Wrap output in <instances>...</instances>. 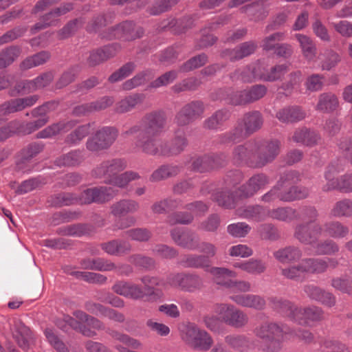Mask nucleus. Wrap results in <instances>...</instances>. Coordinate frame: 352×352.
I'll list each match as a JSON object with an SVG mask.
<instances>
[{
	"mask_svg": "<svg viewBox=\"0 0 352 352\" xmlns=\"http://www.w3.org/2000/svg\"><path fill=\"white\" fill-rule=\"evenodd\" d=\"M49 52L43 51L25 58L21 64L22 69H28L43 65L49 60Z\"/></svg>",
	"mask_w": 352,
	"mask_h": 352,
	"instance_id": "obj_55",
	"label": "nucleus"
},
{
	"mask_svg": "<svg viewBox=\"0 0 352 352\" xmlns=\"http://www.w3.org/2000/svg\"><path fill=\"white\" fill-rule=\"evenodd\" d=\"M171 236L177 245L184 248L195 250L199 248V237L192 232L174 229L171 231Z\"/></svg>",
	"mask_w": 352,
	"mask_h": 352,
	"instance_id": "obj_22",
	"label": "nucleus"
},
{
	"mask_svg": "<svg viewBox=\"0 0 352 352\" xmlns=\"http://www.w3.org/2000/svg\"><path fill=\"white\" fill-rule=\"evenodd\" d=\"M114 100L113 98L104 96L96 102L76 107L74 110V113L76 116H79L92 112L94 111L102 110L111 106Z\"/></svg>",
	"mask_w": 352,
	"mask_h": 352,
	"instance_id": "obj_29",
	"label": "nucleus"
},
{
	"mask_svg": "<svg viewBox=\"0 0 352 352\" xmlns=\"http://www.w3.org/2000/svg\"><path fill=\"white\" fill-rule=\"evenodd\" d=\"M87 309L98 316H102L108 318L110 320L116 322H123L124 316L113 309L105 308L104 306L97 303H89L87 305Z\"/></svg>",
	"mask_w": 352,
	"mask_h": 352,
	"instance_id": "obj_37",
	"label": "nucleus"
},
{
	"mask_svg": "<svg viewBox=\"0 0 352 352\" xmlns=\"http://www.w3.org/2000/svg\"><path fill=\"white\" fill-rule=\"evenodd\" d=\"M102 249L108 254L119 256L129 252L131 249L129 242L113 240L101 245Z\"/></svg>",
	"mask_w": 352,
	"mask_h": 352,
	"instance_id": "obj_40",
	"label": "nucleus"
},
{
	"mask_svg": "<svg viewBox=\"0 0 352 352\" xmlns=\"http://www.w3.org/2000/svg\"><path fill=\"white\" fill-rule=\"evenodd\" d=\"M302 267L305 274H318L324 272L327 268V261L319 258H309L302 260Z\"/></svg>",
	"mask_w": 352,
	"mask_h": 352,
	"instance_id": "obj_50",
	"label": "nucleus"
},
{
	"mask_svg": "<svg viewBox=\"0 0 352 352\" xmlns=\"http://www.w3.org/2000/svg\"><path fill=\"white\" fill-rule=\"evenodd\" d=\"M258 68L251 67L250 65L235 70L231 75L230 78L233 81L240 80L243 82H252L254 80H261L263 74L256 72Z\"/></svg>",
	"mask_w": 352,
	"mask_h": 352,
	"instance_id": "obj_30",
	"label": "nucleus"
},
{
	"mask_svg": "<svg viewBox=\"0 0 352 352\" xmlns=\"http://www.w3.org/2000/svg\"><path fill=\"white\" fill-rule=\"evenodd\" d=\"M53 78L52 73L47 72L43 74L32 80L21 82L18 85V91L25 94L43 88L52 82Z\"/></svg>",
	"mask_w": 352,
	"mask_h": 352,
	"instance_id": "obj_25",
	"label": "nucleus"
},
{
	"mask_svg": "<svg viewBox=\"0 0 352 352\" xmlns=\"http://www.w3.org/2000/svg\"><path fill=\"white\" fill-rule=\"evenodd\" d=\"M296 211L292 207H278L269 209V218L284 222H290L296 218Z\"/></svg>",
	"mask_w": 352,
	"mask_h": 352,
	"instance_id": "obj_49",
	"label": "nucleus"
},
{
	"mask_svg": "<svg viewBox=\"0 0 352 352\" xmlns=\"http://www.w3.org/2000/svg\"><path fill=\"white\" fill-rule=\"evenodd\" d=\"M142 94H135L125 97L119 101L116 106L118 113H123L131 111L135 106L143 101Z\"/></svg>",
	"mask_w": 352,
	"mask_h": 352,
	"instance_id": "obj_44",
	"label": "nucleus"
},
{
	"mask_svg": "<svg viewBox=\"0 0 352 352\" xmlns=\"http://www.w3.org/2000/svg\"><path fill=\"white\" fill-rule=\"evenodd\" d=\"M120 48L121 47L119 44L113 43L93 51L90 53L87 60L88 63L91 66L99 65L114 56Z\"/></svg>",
	"mask_w": 352,
	"mask_h": 352,
	"instance_id": "obj_23",
	"label": "nucleus"
},
{
	"mask_svg": "<svg viewBox=\"0 0 352 352\" xmlns=\"http://www.w3.org/2000/svg\"><path fill=\"white\" fill-rule=\"evenodd\" d=\"M214 311L223 323L235 328H241L249 321L248 315L232 304H217Z\"/></svg>",
	"mask_w": 352,
	"mask_h": 352,
	"instance_id": "obj_8",
	"label": "nucleus"
},
{
	"mask_svg": "<svg viewBox=\"0 0 352 352\" xmlns=\"http://www.w3.org/2000/svg\"><path fill=\"white\" fill-rule=\"evenodd\" d=\"M254 335L266 342L263 348L267 352H278L282 348L287 330L283 324L274 322H263L254 329Z\"/></svg>",
	"mask_w": 352,
	"mask_h": 352,
	"instance_id": "obj_5",
	"label": "nucleus"
},
{
	"mask_svg": "<svg viewBox=\"0 0 352 352\" xmlns=\"http://www.w3.org/2000/svg\"><path fill=\"white\" fill-rule=\"evenodd\" d=\"M258 147L259 144L254 140H250L243 145L237 146L234 148L232 155L234 163H246L250 166L255 167L256 151Z\"/></svg>",
	"mask_w": 352,
	"mask_h": 352,
	"instance_id": "obj_17",
	"label": "nucleus"
},
{
	"mask_svg": "<svg viewBox=\"0 0 352 352\" xmlns=\"http://www.w3.org/2000/svg\"><path fill=\"white\" fill-rule=\"evenodd\" d=\"M338 100L332 93H323L318 96L316 110L323 113H331L338 106Z\"/></svg>",
	"mask_w": 352,
	"mask_h": 352,
	"instance_id": "obj_36",
	"label": "nucleus"
},
{
	"mask_svg": "<svg viewBox=\"0 0 352 352\" xmlns=\"http://www.w3.org/2000/svg\"><path fill=\"white\" fill-rule=\"evenodd\" d=\"M82 155L80 151H72L65 155H62L56 160V164L58 166H72L81 162Z\"/></svg>",
	"mask_w": 352,
	"mask_h": 352,
	"instance_id": "obj_57",
	"label": "nucleus"
},
{
	"mask_svg": "<svg viewBox=\"0 0 352 352\" xmlns=\"http://www.w3.org/2000/svg\"><path fill=\"white\" fill-rule=\"evenodd\" d=\"M138 202L133 199H122L111 206V212L115 217L124 216L128 213H133L138 210Z\"/></svg>",
	"mask_w": 352,
	"mask_h": 352,
	"instance_id": "obj_33",
	"label": "nucleus"
},
{
	"mask_svg": "<svg viewBox=\"0 0 352 352\" xmlns=\"http://www.w3.org/2000/svg\"><path fill=\"white\" fill-rule=\"evenodd\" d=\"M143 287L136 283L120 280L112 287L113 291L126 298L138 300L147 297L149 301H157L163 297V292L155 286L166 287V283L155 276H144L140 278Z\"/></svg>",
	"mask_w": 352,
	"mask_h": 352,
	"instance_id": "obj_2",
	"label": "nucleus"
},
{
	"mask_svg": "<svg viewBox=\"0 0 352 352\" xmlns=\"http://www.w3.org/2000/svg\"><path fill=\"white\" fill-rule=\"evenodd\" d=\"M202 279L196 274H177L170 275L167 278V284L171 287H180L188 292H193L202 285Z\"/></svg>",
	"mask_w": 352,
	"mask_h": 352,
	"instance_id": "obj_18",
	"label": "nucleus"
},
{
	"mask_svg": "<svg viewBox=\"0 0 352 352\" xmlns=\"http://www.w3.org/2000/svg\"><path fill=\"white\" fill-rule=\"evenodd\" d=\"M256 47L257 45L255 42H245L232 50L226 51V55H228L232 60L241 59L253 54Z\"/></svg>",
	"mask_w": 352,
	"mask_h": 352,
	"instance_id": "obj_43",
	"label": "nucleus"
},
{
	"mask_svg": "<svg viewBox=\"0 0 352 352\" xmlns=\"http://www.w3.org/2000/svg\"><path fill=\"white\" fill-rule=\"evenodd\" d=\"M181 338L195 349L206 351L213 344L212 338L205 330L194 323H188L181 329Z\"/></svg>",
	"mask_w": 352,
	"mask_h": 352,
	"instance_id": "obj_7",
	"label": "nucleus"
},
{
	"mask_svg": "<svg viewBox=\"0 0 352 352\" xmlns=\"http://www.w3.org/2000/svg\"><path fill=\"white\" fill-rule=\"evenodd\" d=\"M56 106V102H48L33 109L32 111V116L40 118L36 120L31 122L27 124V129L28 130V133L36 131L44 126L49 120V118L47 116V113L50 111L55 109Z\"/></svg>",
	"mask_w": 352,
	"mask_h": 352,
	"instance_id": "obj_20",
	"label": "nucleus"
},
{
	"mask_svg": "<svg viewBox=\"0 0 352 352\" xmlns=\"http://www.w3.org/2000/svg\"><path fill=\"white\" fill-rule=\"evenodd\" d=\"M118 190L112 187L101 186L87 188L79 196L73 194H63L58 196V204L69 206L74 204H90L91 203H104L112 199Z\"/></svg>",
	"mask_w": 352,
	"mask_h": 352,
	"instance_id": "obj_4",
	"label": "nucleus"
},
{
	"mask_svg": "<svg viewBox=\"0 0 352 352\" xmlns=\"http://www.w3.org/2000/svg\"><path fill=\"white\" fill-rule=\"evenodd\" d=\"M166 125V119L163 113L153 112L147 114L142 121V125L133 126L124 134H135L141 131L135 142V145L142 152L152 155L164 156L177 155L182 152L187 146V140L184 135H177L170 148L164 145L160 135Z\"/></svg>",
	"mask_w": 352,
	"mask_h": 352,
	"instance_id": "obj_1",
	"label": "nucleus"
},
{
	"mask_svg": "<svg viewBox=\"0 0 352 352\" xmlns=\"http://www.w3.org/2000/svg\"><path fill=\"white\" fill-rule=\"evenodd\" d=\"M305 112L298 106L287 107L279 109L276 114V118L283 123H293L303 120Z\"/></svg>",
	"mask_w": 352,
	"mask_h": 352,
	"instance_id": "obj_27",
	"label": "nucleus"
},
{
	"mask_svg": "<svg viewBox=\"0 0 352 352\" xmlns=\"http://www.w3.org/2000/svg\"><path fill=\"white\" fill-rule=\"evenodd\" d=\"M270 302L275 311L300 324L309 325L311 322L322 318V310L319 307L302 309L294 306L289 300L278 298H272Z\"/></svg>",
	"mask_w": 352,
	"mask_h": 352,
	"instance_id": "obj_3",
	"label": "nucleus"
},
{
	"mask_svg": "<svg viewBox=\"0 0 352 352\" xmlns=\"http://www.w3.org/2000/svg\"><path fill=\"white\" fill-rule=\"evenodd\" d=\"M181 263L186 267L203 268L206 271L210 267V260L204 255L190 254L185 256Z\"/></svg>",
	"mask_w": 352,
	"mask_h": 352,
	"instance_id": "obj_46",
	"label": "nucleus"
},
{
	"mask_svg": "<svg viewBox=\"0 0 352 352\" xmlns=\"http://www.w3.org/2000/svg\"><path fill=\"white\" fill-rule=\"evenodd\" d=\"M234 267L239 268L251 274H259L265 270V265L258 259H250L247 261L237 262L234 264Z\"/></svg>",
	"mask_w": 352,
	"mask_h": 352,
	"instance_id": "obj_51",
	"label": "nucleus"
},
{
	"mask_svg": "<svg viewBox=\"0 0 352 352\" xmlns=\"http://www.w3.org/2000/svg\"><path fill=\"white\" fill-rule=\"evenodd\" d=\"M207 272H209L212 276L213 280L219 285L228 287L230 282L232 280L230 278H235L236 273L226 267H210Z\"/></svg>",
	"mask_w": 352,
	"mask_h": 352,
	"instance_id": "obj_32",
	"label": "nucleus"
},
{
	"mask_svg": "<svg viewBox=\"0 0 352 352\" xmlns=\"http://www.w3.org/2000/svg\"><path fill=\"white\" fill-rule=\"evenodd\" d=\"M324 230L329 236L333 238L344 237L349 232L347 227L338 221H333L324 225Z\"/></svg>",
	"mask_w": 352,
	"mask_h": 352,
	"instance_id": "obj_59",
	"label": "nucleus"
},
{
	"mask_svg": "<svg viewBox=\"0 0 352 352\" xmlns=\"http://www.w3.org/2000/svg\"><path fill=\"white\" fill-rule=\"evenodd\" d=\"M263 122V117L261 113L256 111L245 114L243 119L239 122L247 134H251L259 129Z\"/></svg>",
	"mask_w": 352,
	"mask_h": 352,
	"instance_id": "obj_34",
	"label": "nucleus"
},
{
	"mask_svg": "<svg viewBox=\"0 0 352 352\" xmlns=\"http://www.w3.org/2000/svg\"><path fill=\"white\" fill-rule=\"evenodd\" d=\"M217 157L204 156L195 158L192 161V168L200 173L216 168L221 164L217 162Z\"/></svg>",
	"mask_w": 352,
	"mask_h": 352,
	"instance_id": "obj_42",
	"label": "nucleus"
},
{
	"mask_svg": "<svg viewBox=\"0 0 352 352\" xmlns=\"http://www.w3.org/2000/svg\"><path fill=\"white\" fill-rule=\"evenodd\" d=\"M72 8L73 6L71 3H66L47 13L43 17L41 22L35 24L32 28V32H35L36 31L41 30L47 26L54 24L55 22L58 21V18L59 16L65 14L67 12L72 10Z\"/></svg>",
	"mask_w": 352,
	"mask_h": 352,
	"instance_id": "obj_28",
	"label": "nucleus"
},
{
	"mask_svg": "<svg viewBox=\"0 0 352 352\" xmlns=\"http://www.w3.org/2000/svg\"><path fill=\"white\" fill-rule=\"evenodd\" d=\"M204 325L210 331L221 333L224 331L223 322L221 318L214 315H206L203 318Z\"/></svg>",
	"mask_w": 352,
	"mask_h": 352,
	"instance_id": "obj_62",
	"label": "nucleus"
},
{
	"mask_svg": "<svg viewBox=\"0 0 352 352\" xmlns=\"http://www.w3.org/2000/svg\"><path fill=\"white\" fill-rule=\"evenodd\" d=\"M322 227L319 224L299 223L294 230V237L301 243L314 245L322 234Z\"/></svg>",
	"mask_w": 352,
	"mask_h": 352,
	"instance_id": "obj_14",
	"label": "nucleus"
},
{
	"mask_svg": "<svg viewBox=\"0 0 352 352\" xmlns=\"http://www.w3.org/2000/svg\"><path fill=\"white\" fill-rule=\"evenodd\" d=\"M322 70H330L340 61V55L332 50H327L319 56Z\"/></svg>",
	"mask_w": 352,
	"mask_h": 352,
	"instance_id": "obj_53",
	"label": "nucleus"
},
{
	"mask_svg": "<svg viewBox=\"0 0 352 352\" xmlns=\"http://www.w3.org/2000/svg\"><path fill=\"white\" fill-rule=\"evenodd\" d=\"M230 298L239 306L256 310L263 309L266 305L264 298L255 294H234L230 296Z\"/></svg>",
	"mask_w": 352,
	"mask_h": 352,
	"instance_id": "obj_21",
	"label": "nucleus"
},
{
	"mask_svg": "<svg viewBox=\"0 0 352 352\" xmlns=\"http://www.w3.org/2000/svg\"><path fill=\"white\" fill-rule=\"evenodd\" d=\"M254 141L259 144V147L256 151L255 168L263 167L267 164L272 162L278 155L280 145L278 140L264 141L254 140Z\"/></svg>",
	"mask_w": 352,
	"mask_h": 352,
	"instance_id": "obj_11",
	"label": "nucleus"
},
{
	"mask_svg": "<svg viewBox=\"0 0 352 352\" xmlns=\"http://www.w3.org/2000/svg\"><path fill=\"white\" fill-rule=\"evenodd\" d=\"M230 117L229 112L226 109H220L215 111L211 116L205 120L204 128L210 130L221 129L224 122Z\"/></svg>",
	"mask_w": 352,
	"mask_h": 352,
	"instance_id": "obj_41",
	"label": "nucleus"
},
{
	"mask_svg": "<svg viewBox=\"0 0 352 352\" xmlns=\"http://www.w3.org/2000/svg\"><path fill=\"white\" fill-rule=\"evenodd\" d=\"M292 140L296 143L311 146L317 144L320 135L314 131L302 128L295 131Z\"/></svg>",
	"mask_w": 352,
	"mask_h": 352,
	"instance_id": "obj_39",
	"label": "nucleus"
},
{
	"mask_svg": "<svg viewBox=\"0 0 352 352\" xmlns=\"http://www.w3.org/2000/svg\"><path fill=\"white\" fill-rule=\"evenodd\" d=\"M322 352H350L344 344L336 340H326L320 346Z\"/></svg>",
	"mask_w": 352,
	"mask_h": 352,
	"instance_id": "obj_64",
	"label": "nucleus"
},
{
	"mask_svg": "<svg viewBox=\"0 0 352 352\" xmlns=\"http://www.w3.org/2000/svg\"><path fill=\"white\" fill-rule=\"evenodd\" d=\"M241 215L245 219L262 221L269 218V209L258 205L250 206L246 207Z\"/></svg>",
	"mask_w": 352,
	"mask_h": 352,
	"instance_id": "obj_45",
	"label": "nucleus"
},
{
	"mask_svg": "<svg viewBox=\"0 0 352 352\" xmlns=\"http://www.w3.org/2000/svg\"><path fill=\"white\" fill-rule=\"evenodd\" d=\"M269 183L270 180L266 175L263 174L255 175L241 187L240 196L243 197H252Z\"/></svg>",
	"mask_w": 352,
	"mask_h": 352,
	"instance_id": "obj_24",
	"label": "nucleus"
},
{
	"mask_svg": "<svg viewBox=\"0 0 352 352\" xmlns=\"http://www.w3.org/2000/svg\"><path fill=\"white\" fill-rule=\"evenodd\" d=\"M340 170L334 164L328 166L324 172L327 184L322 186L323 191L328 192L338 189L344 192H352V174L344 175L339 179L335 177Z\"/></svg>",
	"mask_w": 352,
	"mask_h": 352,
	"instance_id": "obj_9",
	"label": "nucleus"
},
{
	"mask_svg": "<svg viewBox=\"0 0 352 352\" xmlns=\"http://www.w3.org/2000/svg\"><path fill=\"white\" fill-rule=\"evenodd\" d=\"M117 136L118 131L114 127H103L87 140V148L92 152L106 149L114 142Z\"/></svg>",
	"mask_w": 352,
	"mask_h": 352,
	"instance_id": "obj_10",
	"label": "nucleus"
},
{
	"mask_svg": "<svg viewBox=\"0 0 352 352\" xmlns=\"http://www.w3.org/2000/svg\"><path fill=\"white\" fill-rule=\"evenodd\" d=\"M13 337L21 348L24 350L28 349L32 339L30 329L23 324H20L13 333Z\"/></svg>",
	"mask_w": 352,
	"mask_h": 352,
	"instance_id": "obj_52",
	"label": "nucleus"
},
{
	"mask_svg": "<svg viewBox=\"0 0 352 352\" xmlns=\"http://www.w3.org/2000/svg\"><path fill=\"white\" fill-rule=\"evenodd\" d=\"M245 131L243 126L239 122L238 125L230 132L221 135L219 142L221 144L236 143L243 139L245 135Z\"/></svg>",
	"mask_w": 352,
	"mask_h": 352,
	"instance_id": "obj_56",
	"label": "nucleus"
},
{
	"mask_svg": "<svg viewBox=\"0 0 352 352\" xmlns=\"http://www.w3.org/2000/svg\"><path fill=\"white\" fill-rule=\"evenodd\" d=\"M288 71V65L286 64L276 65L271 69L267 75H263L261 80L263 81H275L280 80Z\"/></svg>",
	"mask_w": 352,
	"mask_h": 352,
	"instance_id": "obj_63",
	"label": "nucleus"
},
{
	"mask_svg": "<svg viewBox=\"0 0 352 352\" xmlns=\"http://www.w3.org/2000/svg\"><path fill=\"white\" fill-rule=\"evenodd\" d=\"M143 34V30L136 27L131 21H125L116 28L109 30V33L105 37L108 39L118 38L123 41H132L140 37Z\"/></svg>",
	"mask_w": 352,
	"mask_h": 352,
	"instance_id": "obj_15",
	"label": "nucleus"
},
{
	"mask_svg": "<svg viewBox=\"0 0 352 352\" xmlns=\"http://www.w3.org/2000/svg\"><path fill=\"white\" fill-rule=\"evenodd\" d=\"M80 265L83 269L98 271H113L116 268L113 263L102 258H86L81 261Z\"/></svg>",
	"mask_w": 352,
	"mask_h": 352,
	"instance_id": "obj_35",
	"label": "nucleus"
},
{
	"mask_svg": "<svg viewBox=\"0 0 352 352\" xmlns=\"http://www.w3.org/2000/svg\"><path fill=\"white\" fill-rule=\"evenodd\" d=\"M267 88L263 85H255L237 91L230 98V102L235 105L252 103L263 98Z\"/></svg>",
	"mask_w": 352,
	"mask_h": 352,
	"instance_id": "obj_12",
	"label": "nucleus"
},
{
	"mask_svg": "<svg viewBox=\"0 0 352 352\" xmlns=\"http://www.w3.org/2000/svg\"><path fill=\"white\" fill-rule=\"evenodd\" d=\"M225 340L232 348L239 351H246L250 347L249 340L244 336H228Z\"/></svg>",
	"mask_w": 352,
	"mask_h": 352,
	"instance_id": "obj_60",
	"label": "nucleus"
},
{
	"mask_svg": "<svg viewBox=\"0 0 352 352\" xmlns=\"http://www.w3.org/2000/svg\"><path fill=\"white\" fill-rule=\"evenodd\" d=\"M93 129V124L91 123L78 126L67 136L65 142L71 145H76L87 136Z\"/></svg>",
	"mask_w": 352,
	"mask_h": 352,
	"instance_id": "obj_48",
	"label": "nucleus"
},
{
	"mask_svg": "<svg viewBox=\"0 0 352 352\" xmlns=\"http://www.w3.org/2000/svg\"><path fill=\"white\" fill-rule=\"evenodd\" d=\"M299 173L295 170L285 173L281 176L277 184L261 197V201L265 203H271L277 199L280 201L283 186L286 184L296 183L299 180Z\"/></svg>",
	"mask_w": 352,
	"mask_h": 352,
	"instance_id": "obj_16",
	"label": "nucleus"
},
{
	"mask_svg": "<svg viewBox=\"0 0 352 352\" xmlns=\"http://www.w3.org/2000/svg\"><path fill=\"white\" fill-rule=\"evenodd\" d=\"M139 178L140 175L138 173L133 171H126L120 175H118L113 179L107 181V183L119 188H124L130 182Z\"/></svg>",
	"mask_w": 352,
	"mask_h": 352,
	"instance_id": "obj_58",
	"label": "nucleus"
},
{
	"mask_svg": "<svg viewBox=\"0 0 352 352\" xmlns=\"http://www.w3.org/2000/svg\"><path fill=\"white\" fill-rule=\"evenodd\" d=\"M74 314L76 319L66 316L64 317V322L66 324L63 325L61 322H58L57 325L64 331H67L66 325H68L87 337H92L96 335V332L91 329H100L102 328V324L100 321L93 317H89L82 311H76Z\"/></svg>",
	"mask_w": 352,
	"mask_h": 352,
	"instance_id": "obj_6",
	"label": "nucleus"
},
{
	"mask_svg": "<svg viewBox=\"0 0 352 352\" xmlns=\"http://www.w3.org/2000/svg\"><path fill=\"white\" fill-rule=\"evenodd\" d=\"M295 38L299 43L304 58L308 62L314 60L316 56L317 48L313 39L302 34H296Z\"/></svg>",
	"mask_w": 352,
	"mask_h": 352,
	"instance_id": "obj_31",
	"label": "nucleus"
},
{
	"mask_svg": "<svg viewBox=\"0 0 352 352\" xmlns=\"http://www.w3.org/2000/svg\"><path fill=\"white\" fill-rule=\"evenodd\" d=\"M333 217H351L352 216V200L344 199L337 201L331 210Z\"/></svg>",
	"mask_w": 352,
	"mask_h": 352,
	"instance_id": "obj_54",
	"label": "nucleus"
},
{
	"mask_svg": "<svg viewBox=\"0 0 352 352\" xmlns=\"http://www.w3.org/2000/svg\"><path fill=\"white\" fill-rule=\"evenodd\" d=\"M204 110L205 107L202 102L192 101L181 109L176 115L175 122L179 126L187 125L201 118Z\"/></svg>",
	"mask_w": 352,
	"mask_h": 352,
	"instance_id": "obj_13",
	"label": "nucleus"
},
{
	"mask_svg": "<svg viewBox=\"0 0 352 352\" xmlns=\"http://www.w3.org/2000/svg\"><path fill=\"white\" fill-rule=\"evenodd\" d=\"M126 167V162L123 160L114 159L102 163L94 170V174L96 177L104 178L107 183V181L113 179Z\"/></svg>",
	"mask_w": 352,
	"mask_h": 352,
	"instance_id": "obj_19",
	"label": "nucleus"
},
{
	"mask_svg": "<svg viewBox=\"0 0 352 352\" xmlns=\"http://www.w3.org/2000/svg\"><path fill=\"white\" fill-rule=\"evenodd\" d=\"M309 190L306 187L293 186L287 190H283L280 201L291 202L297 199H304L309 195Z\"/></svg>",
	"mask_w": 352,
	"mask_h": 352,
	"instance_id": "obj_47",
	"label": "nucleus"
},
{
	"mask_svg": "<svg viewBox=\"0 0 352 352\" xmlns=\"http://www.w3.org/2000/svg\"><path fill=\"white\" fill-rule=\"evenodd\" d=\"M76 122L75 120L60 121L53 124L39 131L36 134L37 138H50L59 133H63L69 131L75 126Z\"/></svg>",
	"mask_w": 352,
	"mask_h": 352,
	"instance_id": "obj_26",
	"label": "nucleus"
},
{
	"mask_svg": "<svg viewBox=\"0 0 352 352\" xmlns=\"http://www.w3.org/2000/svg\"><path fill=\"white\" fill-rule=\"evenodd\" d=\"M275 258L282 263L298 260L302 256V251L296 247L289 246L274 252Z\"/></svg>",
	"mask_w": 352,
	"mask_h": 352,
	"instance_id": "obj_38",
	"label": "nucleus"
},
{
	"mask_svg": "<svg viewBox=\"0 0 352 352\" xmlns=\"http://www.w3.org/2000/svg\"><path fill=\"white\" fill-rule=\"evenodd\" d=\"M251 227L245 222H237L228 226V232L234 238H243L250 232Z\"/></svg>",
	"mask_w": 352,
	"mask_h": 352,
	"instance_id": "obj_61",
	"label": "nucleus"
}]
</instances>
